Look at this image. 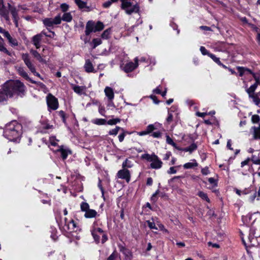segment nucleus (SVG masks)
I'll return each instance as SVG.
<instances>
[{
    "label": "nucleus",
    "instance_id": "nucleus-30",
    "mask_svg": "<svg viewBox=\"0 0 260 260\" xmlns=\"http://www.w3.org/2000/svg\"><path fill=\"white\" fill-rule=\"evenodd\" d=\"M249 98L252 100L253 102L257 106L259 107L260 105V98L258 95L255 94H251V96H248Z\"/></svg>",
    "mask_w": 260,
    "mask_h": 260
},
{
    "label": "nucleus",
    "instance_id": "nucleus-60",
    "mask_svg": "<svg viewBox=\"0 0 260 260\" xmlns=\"http://www.w3.org/2000/svg\"><path fill=\"white\" fill-rule=\"evenodd\" d=\"M125 136V132H123L122 134H120L118 136V139H119V142H122L123 141Z\"/></svg>",
    "mask_w": 260,
    "mask_h": 260
},
{
    "label": "nucleus",
    "instance_id": "nucleus-42",
    "mask_svg": "<svg viewBox=\"0 0 260 260\" xmlns=\"http://www.w3.org/2000/svg\"><path fill=\"white\" fill-rule=\"evenodd\" d=\"M120 128H121L119 126H117L115 128L110 130L109 132V134L110 135L116 136L118 134Z\"/></svg>",
    "mask_w": 260,
    "mask_h": 260
},
{
    "label": "nucleus",
    "instance_id": "nucleus-57",
    "mask_svg": "<svg viewBox=\"0 0 260 260\" xmlns=\"http://www.w3.org/2000/svg\"><path fill=\"white\" fill-rule=\"evenodd\" d=\"M173 116L172 114L169 112L168 116L167 118V123L170 124L173 121Z\"/></svg>",
    "mask_w": 260,
    "mask_h": 260
},
{
    "label": "nucleus",
    "instance_id": "nucleus-63",
    "mask_svg": "<svg viewBox=\"0 0 260 260\" xmlns=\"http://www.w3.org/2000/svg\"><path fill=\"white\" fill-rule=\"evenodd\" d=\"M153 183V179L151 177H149L147 179L146 184L148 186H151Z\"/></svg>",
    "mask_w": 260,
    "mask_h": 260
},
{
    "label": "nucleus",
    "instance_id": "nucleus-13",
    "mask_svg": "<svg viewBox=\"0 0 260 260\" xmlns=\"http://www.w3.org/2000/svg\"><path fill=\"white\" fill-rule=\"evenodd\" d=\"M17 71L20 76H21V77H22L26 80L29 81L32 83H34V84L37 83V82L36 81L32 80L31 79H30L27 73L25 72V71L24 70V69L23 67H18L17 68Z\"/></svg>",
    "mask_w": 260,
    "mask_h": 260
},
{
    "label": "nucleus",
    "instance_id": "nucleus-23",
    "mask_svg": "<svg viewBox=\"0 0 260 260\" xmlns=\"http://www.w3.org/2000/svg\"><path fill=\"white\" fill-rule=\"evenodd\" d=\"M8 91L4 88V84L2 88L0 89V103L7 101L9 95L8 94Z\"/></svg>",
    "mask_w": 260,
    "mask_h": 260
},
{
    "label": "nucleus",
    "instance_id": "nucleus-16",
    "mask_svg": "<svg viewBox=\"0 0 260 260\" xmlns=\"http://www.w3.org/2000/svg\"><path fill=\"white\" fill-rule=\"evenodd\" d=\"M0 15L6 20H9V13L4 5L3 0H0Z\"/></svg>",
    "mask_w": 260,
    "mask_h": 260
},
{
    "label": "nucleus",
    "instance_id": "nucleus-9",
    "mask_svg": "<svg viewBox=\"0 0 260 260\" xmlns=\"http://www.w3.org/2000/svg\"><path fill=\"white\" fill-rule=\"evenodd\" d=\"M0 33L2 34L4 37L7 38L10 45L12 47L17 46L18 42L15 38L11 37L8 31L0 27Z\"/></svg>",
    "mask_w": 260,
    "mask_h": 260
},
{
    "label": "nucleus",
    "instance_id": "nucleus-35",
    "mask_svg": "<svg viewBox=\"0 0 260 260\" xmlns=\"http://www.w3.org/2000/svg\"><path fill=\"white\" fill-rule=\"evenodd\" d=\"M133 166L132 161L128 159H126L122 165V168L124 169L132 168Z\"/></svg>",
    "mask_w": 260,
    "mask_h": 260
},
{
    "label": "nucleus",
    "instance_id": "nucleus-8",
    "mask_svg": "<svg viewBox=\"0 0 260 260\" xmlns=\"http://www.w3.org/2000/svg\"><path fill=\"white\" fill-rule=\"evenodd\" d=\"M138 61L139 59L138 57H136L134 59V62L132 61H129L126 62L123 67L122 70L125 73H129L133 71L138 67Z\"/></svg>",
    "mask_w": 260,
    "mask_h": 260
},
{
    "label": "nucleus",
    "instance_id": "nucleus-24",
    "mask_svg": "<svg viewBox=\"0 0 260 260\" xmlns=\"http://www.w3.org/2000/svg\"><path fill=\"white\" fill-rule=\"evenodd\" d=\"M75 3L80 9H86V11L87 12L91 11L89 7L87 6L86 2L82 0H75Z\"/></svg>",
    "mask_w": 260,
    "mask_h": 260
},
{
    "label": "nucleus",
    "instance_id": "nucleus-28",
    "mask_svg": "<svg viewBox=\"0 0 260 260\" xmlns=\"http://www.w3.org/2000/svg\"><path fill=\"white\" fill-rule=\"evenodd\" d=\"M73 17L70 12L64 13L61 17V21L63 20L67 22H70L72 20Z\"/></svg>",
    "mask_w": 260,
    "mask_h": 260
},
{
    "label": "nucleus",
    "instance_id": "nucleus-61",
    "mask_svg": "<svg viewBox=\"0 0 260 260\" xmlns=\"http://www.w3.org/2000/svg\"><path fill=\"white\" fill-rule=\"evenodd\" d=\"M208 115V113L206 112L201 113L200 112H197L196 113V115L199 117H204L206 115Z\"/></svg>",
    "mask_w": 260,
    "mask_h": 260
},
{
    "label": "nucleus",
    "instance_id": "nucleus-40",
    "mask_svg": "<svg viewBox=\"0 0 260 260\" xmlns=\"http://www.w3.org/2000/svg\"><path fill=\"white\" fill-rule=\"evenodd\" d=\"M120 121H121V120L120 118H116L115 119L109 120L108 121H107V123L109 125H115V124H117V123L120 122Z\"/></svg>",
    "mask_w": 260,
    "mask_h": 260
},
{
    "label": "nucleus",
    "instance_id": "nucleus-54",
    "mask_svg": "<svg viewBox=\"0 0 260 260\" xmlns=\"http://www.w3.org/2000/svg\"><path fill=\"white\" fill-rule=\"evenodd\" d=\"M58 115L61 118L62 121L66 123V114L64 111L60 110L58 112Z\"/></svg>",
    "mask_w": 260,
    "mask_h": 260
},
{
    "label": "nucleus",
    "instance_id": "nucleus-59",
    "mask_svg": "<svg viewBox=\"0 0 260 260\" xmlns=\"http://www.w3.org/2000/svg\"><path fill=\"white\" fill-rule=\"evenodd\" d=\"M250 160V158H247L246 160L242 161L241 163V167H243L245 165H247L248 164V162H249Z\"/></svg>",
    "mask_w": 260,
    "mask_h": 260
},
{
    "label": "nucleus",
    "instance_id": "nucleus-14",
    "mask_svg": "<svg viewBox=\"0 0 260 260\" xmlns=\"http://www.w3.org/2000/svg\"><path fill=\"white\" fill-rule=\"evenodd\" d=\"M8 6L10 11L12 15L15 25L16 26H17L18 21L19 19V17L18 15V12L19 10H17L16 8L14 7H12L10 4H8Z\"/></svg>",
    "mask_w": 260,
    "mask_h": 260
},
{
    "label": "nucleus",
    "instance_id": "nucleus-58",
    "mask_svg": "<svg viewBox=\"0 0 260 260\" xmlns=\"http://www.w3.org/2000/svg\"><path fill=\"white\" fill-rule=\"evenodd\" d=\"M112 3L110 1H108L103 4V7L105 8H108L110 7Z\"/></svg>",
    "mask_w": 260,
    "mask_h": 260
},
{
    "label": "nucleus",
    "instance_id": "nucleus-18",
    "mask_svg": "<svg viewBox=\"0 0 260 260\" xmlns=\"http://www.w3.org/2000/svg\"><path fill=\"white\" fill-rule=\"evenodd\" d=\"M84 68L85 72L87 73H95L96 72V71L95 70L92 62L89 59H86L85 60Z\"/></svg>",
    "mask_w": 260,
    "mask_h": 260
},
{
    "label": "nucleus",
    "instance_id": "nucleus-22",
    "mask_svg": "<svg viewBox=\"0 0 260 260\" xmlns=\"http://www.w3.org/2000/svg\"><path fill=\"white\" fill-rule=\"evenodd\" d=\"M57 151L60 152L61 156L63 160L67 158L69 154H71V151L68 149H64L62 145L59 146Z\"/></svg>",
    "mask_w": 260,
    "mask_h": 260
},
{
    "label": "nucleus",
    "instance_id": "nucleus-56",
    "mask_svg": "<svg viewBox=\"0 0 260 260\" xmlns=\"http://www.w3.org/2000/svg\"><path fill=\"white\" fill-rule=\"evenodd\" d=\"M201 173L203 175H207L210 173V171L208 167H206L201 170Z\"/></svg>",
    "mask_w": 260,
    "mask_h": 260
},
{
    "label": "nucleus",
    "instance_id": "nucleus-41",
    "mask_svg": "<svg viewBox=\"0 0 260 260\" xmlns=\"http://www.w3.org/2000/svg\"><path fill=\"white\" fill-rule=\"evenodd\" d=\"M102 43V41L99 38L93 39L92 40L93 46L92 48L93 49L95 48L98 45H100Z\"/></svg>",
    "mask_w": 260,
    "mask_h": 260
},
{
    "label": "nucleus",
    "instance_id": "nucleus-43",
    "mask_svg": "<svg viewBox=\"0 0 260 260\" xmlns=\"http://www.w3.org/2000/svg\"><path fill=\"white\" fill-rule=\"evenodd\" d=\"M250 159L254 164L260 165V159H258L256 155H252Z\"/></svg>",
    "mask_w": 260,
    "mask_h": 260
},
{
    "label": "nucleus",
    "instance_id": "nucleus-47",
    "mask_svg": "<svg viewBox=\"0 0 260 260\" xmlns=\"http://www.w3.org/2000/svg\"><path fill=\"white\" fill-rule=\"evenodd\" d=\"M110 31V29L105 30L102 35V38L105 39H108L109 37Z\"/></svg>",
    "mask_w": 260,
    "mask_h": 260
},
{
    "label": "nucleus",
    "instance_id": "nucleus-53",
    "mask_svg": "<svg viewBox=\"0 0 260 260\" xmlns=\"http://www.w3.org/2000/svg\"><path fill=\"white\" fill-rule=\"evenodd\" d=\"M69 8V6L66 3H63L60 5V9L63 12H67Z\"/></svg>",
    "mask_w": 260,
    "mask_h": 260
},
{
    "label": "nucleus",
    "instance_id": "nucleus-33",
    "mask_svg": "<svg viewBox=\"0 0 260 260\" xmlns=\"http://www.w3.org/2000/svg\"><path fill=\"white\" fill-rule=\"evenodd\" d=\"M92 123L98 125H104L107 123V121L105 119L96 118L92 120Z\"/></svg>",
    "mask_w": 260,
    "mask_h": 260
},
{
    "label": "nucleus",
    "instance_id": "nucleus-15",
    "mask_svg": "<svg viewBox=\"0 0 260 260\" xmlns=\"http://www.w3.org/2000/svg\"><path fill=\"white\" fill-rule=\"evenodd\" d=\"M42 34H39L34 36L32 38V42L37 49H39L41 47V42L42 39Z\"/></svg>",
    "mask_w": 260,
    "mask_h": 260
},
{
    "label": "nucleus",
    "instance_id": "nucleus-3",
    "mask_svg": "<svg viewBox=\"0 0 260 260\" xmlns=\"http://www.w3.org/2000/svg\"><path fill=\"white\" fill-rule=\"evenodd\" d=\"M161 124L158 123L149 124L146 129L143 131L137 133L140 136L149 135L150 136L154 138H160L162 136V132L158 129Z\"/></svg>",
    "mask_w": 260,
    "mask_h": 260
},
{
    "label": "nucleus",
    "instance_id": "nucleus-37",
    "mask_svg": "<svg viewBox=\"0 0 260 260\" xmlns=\"http://www.w3.org/2000/svg\"><path fill=\"white\" fill-rule=\"evenodd\" d=\"M104 27V25L103 23L101 21H98L95 25L94 24L95 30H96V31L102 30L103 29Z\"/></svg>",
    "mask_w": 260,
    "mask_h": 260
},
{
    "label": "nucleus",
    "instance_id": "nucleus-64",
    "mask_svg": "<svg viewBox=\"0 0 260 260\" xmlns=\"http://www.w3.org/2000/svg\"><path fill=\"white\" fill-rule=\"evenodd\" d=\"M208 181L211 184H215V185L216 184V180L214 178H212V177L209 178L208 179Z\"/></svg>",
    "mask_w": 260,
    "mask_h": 260
},
{
    "label": "nucleus",
    "instance_id": "nucleus-20",
    "mask_svg": "<svg viewBox=\"0 0 260 260\" xmlns=\"http://www.w3.org/2000/svg\"><path fill=\"white\" fill-rule=\"evenodd\" d=\"M250 132L252 134L253 139H260V124L258 126H252Z\"/></svg>",
    "mask_w": 260,
    "mask_h": 260
},
{
    "label": "nucleus",
    "instance_id": "nucleus-45",
    "mask_svg": "<svg viewBox=\"0 0 260 260\" xmlns=\"http://www.w3.org/2000/svg\"><path fill=\"white\" fill-rule=\"evenodd\" d=\"M260 121V117L258 115H253L251 117V121L253 123H257Z\"/></svg>",
    "mask_w": 260,
    "mask_h": 260
},
{
    "label": "nucleus",
    "instance_id": "nucleus-36",
    "mask_svg": "<svg viewBox=\"0 0 260 260\" xmlns=\"http://www.w3.org/2000/svg\"><path fill=\"white\" fill-rule=\"evenodd\" d=\"M166 141L167 143L172 146H173L174 148H176L178 150H180V149L177 147L176 144L174 142L172 139L169 136L167 135L166 136Z\"/></svg>",
    "mask_w": 260,
    "mask_h": 260
},
{
    "label": "nucleus",
    "instance_id": "nucleus-19",
    "mask_svg": "<svg viewBox=\"0 0 260 260\" xmlns=\"http://www.w3.org/2000/svg\"><path fill=\"white\" fill-rule=\"evenodd\" d=\"M72 89L74 91L79 95L85 94L86 87L85 86H78L72 85Z\"/></svg>",
    "mask_w": 260,
    "mask_h": 260
},
{
    "label": "nucleus",
    "instance_id": "nucleus-62",
    "mask_svg": "<svg viewBox=\"0 0 260 260\" xmlns=\"http://www.w3.org/2000/svg\"><path fill=\"white\" fill-rule=\"evenodd\" d=\"M177 171L175 169L174 167H171L169 170L168 171V174H175L176 173Z\"/></svg>",
    "mask_w": 260,
    "mask_h": 260
},
{
    "label": "nucleus",
    "instance_id": "nucleus-49",
    "mask_svg": "<svg viewBox=\"0 0 260 260\" xmlns=\"http://www.w3.org/2000/svg\"><path fill=\"white\" fill-rule=\"evenodd\" d=\"M148 226L150 229L157 230V228L154 222L151 221L150 220L147 221Z\"/></svg>",
    "mask_w": 260,
    "mask_h": 260
},
{
    "label": "nucleus",
    "instance_id": "nucleus-31",
    "mask_svg": "<svg viewBox=\"0 0 260 260\" xmlns=\"http://www.w3.org/2000/svg\"><path fill=\"white\" fill-rule=\"evenodd\" d=\"M193 162H187L183 165V167L184 169H188L192 168L194 167H197L198 164L196 162L195 159L192 160Z\"/></svg>",
    "mask_w": 260,
    "mask_h": 260
},
{
    "label": "nucleus",
    "instance_id": "nucleus-11",
    "mask_svg": "<svg viewBox=\"0 0 260 260\" xmlns=\"http://www.w3.org/2000/svg\"><path fill=\"white\" fill-rule=\"evenodd\" d=\"M117 176L118 178L124 179L128 183L131 180V173L127 169H124L118 171Z\"/></svg>",
    "mask_w": 260,
    "mask_h": 260
},
{
    "label": "nucleus",
    "instance_id": "nucleus-21",
    "mask_svg": "<svg viewBox=\"0 0 260 260\" xmlns=\"http://www.w3.org/2000/svg\"><path fill=\"white\" fill-rule=\"evenodd\" d=\"M30 52L39 62L43 63L46 62L45 60L43 58L44 55L40 54L37 51L31 49Z\"/></svg>",
    "mask_w": 260,
    "mask_h": 260
},
{
    "label": "nucleus",
    "instance_id": "nucleus-25",
    "mask_svg": "<svg viewBox=\"0 0 260 260\" xmlns=\"http://www.w3.org/2000/svg\"><path fill=\"white\" fill-rule=\"evenodd\" d=\"M104 92L106 96L108 98L109 100L112 101L114 97V94L113 90L110 87H106L104 90Z\"/></svg>",
    "mask_w": 260,
    "mask_h": 260
},
{
    "label": "nucleus",
    "instance_id": "nucleus-34",
    "mask_svg": "<svg viewBox=\"0 0 260 260\" xmlns=\"http://www.w3.org/2000/svg\"><path fill=\"white\" fill-rule=\"evenodd\" d=\"M91 234L92 236H96V234H99L102 235L104 234V232L101 228L94 227L92 230Z\"/></svg>",
    "mask_w": 260,
    "mask_h": 260
},
{
    "label": "nucleus",
    "instance_id": "nucleus-55",
    "mask_svg": "<svg viewBox=\"0 0 260 260\" xmlns=\"http://www.w3.org/2000/svg\"><path fill=\"white\" fill-rule=\"evenodd\" d=\"M49 141L51 145L55 146L57 145L56 141H58V140L56 139L55 137L52 136L50 137Z\"/></svg>",
    "mask_w": 260,
    "mask_h": 260
},
{
    "label": "nucleus",
    "instance_id": "nucleus-48",
    "mask_svg": "<svg viewBox=\"0 0 260 260\" xmlns=\"http://www.w3.org/2000/svg\"><path fill=\"white\" fill-rule=\"evenodd\" d=\"M237 69L239 72V76L242 77L245 73V67H237Z\"/></svg>",
    "mask_w": 260,
    "mask_h": 260
},
{
    "label": "nucleus",
    "instance_id": "nucleus-46",
    "mask_svg": "<svg viewBox=\"0 0 260 260\" xmlns=\"http://www.w3.org/2000/svg\"><path fill=\"white\" fill-rule=\"evenodd\" d=\"M200 50L202 54L204 55H207L210 57V55L212 54V53H209V51L204 46H201Z\"/></svg>",
    "mask_w": 260,
    "mask_h": 260
},
{
    "label": "nucleus",
    "instance_id": "nucleus-32",
    "mask_svg": "<svg viewBox=\"0 0 260 260\" xmlns=\"http://www.w3.org/2000/svg\"><path fill=\"white\" fill-rule=\"evenodd\" d=\"M197 148V145L195 143L191 144L189 146L184 148L182 149V151L185 152H189L190 153Z\"/></svg>",
    "mask_w": 260,
    "mask_h": 260
},
{
    "label": "nucleus",
    "instance_id": "nucleus-52",
    "mask_svg": "<svg viewBox=\"0 0 260 260\" xmlns=\"http://www.w3.org/2000/svg\"><path fill=\"white\" fill-rule=\"evenodd\" d=\"M156 224L160 230L164 232L167 233H169V231H168V230L165 229L164 225L160 223L159 222H157Z\"/></svg>",
    "mask_w": 260,
    "mask_h": 260
},
{
    "label": "nucleus",
    "instance_id": "nucleus-6",
    "mask_svg": "<svg viewBox=\"0 0 260 260\" xmlns=\"http://www.w3.org/2000/svg\"><path fill=\"white\" fill-rule=\"evenodd\" d=\"M21 58L23 60L25 64L28 68L30 71L34 75L41 78L40 74L36 72L35 67L31 62L29 54L28 53H22L21 54Z\"/></svg>",
    "mask_w": 260,
    "mask_h": 260
},
{
    "label": "nucleus",
    "instance_id": "nucleus-4",
    "mask_svg": "<svg viewBox=\"0 0 260 260\" xmlns=\"http://www.w3.org/2000/svg\"><path fill=\"white\" fill-rule=\"evenodd\" d=\"M121 2V9L125 11L127 15L138 13L140 7L137 3L134 4L132 0H120Z\"/></svg>",
    "mask_w": 260,
    "mask_h": 260
},
{
    "label": "nucleus",
    "instance_id": "nucleus-1",
    "mask_svg": "<svg viewBox=\"0 0 260 260\" xmlns=\"http://www.w3.org/2000/svg\"><path fill=\"white\" fill-rule=\"evenodd\" d=\"M4 88L8 91V94L11 98L14 96L22 97L25 94L26 87L19 80H10L4 83Z\"/></svg>",
    "mask_w": 260,
    "mask_h": 260
},
{
    "label": "nucleus",
    "instance_id": "nucleus-39",
    "mask_svg": "<svg viewBox=\"0 0 260 260\" xmlns=\"http://www.w3.org/2000/svg\"><path fill=\"white\" fill-rule=\"evenodd\" d=\"M198 195L202 199L205 200L207 202H210V200L208 197L207 194L206 193L204 192L203 191H199L198 193Z\"/></svg>",
    "mask_w": 260,
    "mask_h": 260
},
{
    "label": "nucleus",
    "instance_id": "nucleus-51",
    "mask_svg": "<svg viewBox=\"0 0 260 260\" xmlns=\"http://www.w3.org/2000/svg\"><path fill=\"white\" fill-rule=\"evenodd\" d=\"M50 34H47L45 31H42L41 32V34H42V37L44 35L47 37L53 38L55 36V34L54 31H50Z\"/></svg>",
    "mask_w": 260,
    "mask_h": 260
},
{
    "label": "nucleus",
    "instance_id": "nucleus-5",
    "mask_svg": "<svg viewBox=\"0 0 260 260\" xmlns=\"http://www.w3.org/2000/svg\"><path fill=\"white\" fill-rule=\"evenodd\" d=\"M141 158L146 159L148 161L150 162V167L153 169H159L162 167L163 164L162 161L154 153L151 154L148 153L142 154Z\"/></svg>",
    "mask_w": 260,
    "mask_h": 260
},
{
    "label": "nucleus",
    "instance_id": "nucleus-38",
    "mask_svg": "<svg viewBox=\"0 0 260 260\" xmlns=\"http://www.w3.org/2000/svg\"><path fill=\"white\" fill-rule=\"evenodd\" d=\"M81 210L82 211L86 212L89 209V206L87 203L82 202L80 205Z\"/></svg>",
    "mask_w": 260,
    "mask_h": 260
},
{
    "label": "nucleus",
    "instance_id": "nucleus-17",
    "mask_svg": "<svg viewBox=\"0 0 260 260\" xmlns=\"http://www.w3.org/2000/svg\"><path fill=\"white\" fill-rule=\"evenodd\" d=\"M92 32H96L94 28V23L92 21H89L86 23L85 33L86 36H88Z\"/></svg>",
    "mask_w": 260,
    "mask_h": 260
},
{
    "label": "nucleus",
    "instance_id": "nucleus-2",
    "mask_svg": "<svg viewBox=\"0 0 260 260\" xmlns=\"http://www.w3.org/2000/svg\"><path fill=\"white\" fill-rule=\"evenodd\" d=\"M21 125L16 121L7 124L4 131V136L10 141H15L21 134Z\"/></svg>",
    "mask_w": 260,
    "mask_h": 260
},
{
    "label": "nucleus",
    "instance_id": "nucleus-10",
    "mask_svg": "<svg viewBox=\"0 0 260 260\" xmlns=\"http://www.w3.org/2000/svg\"><path fill=\"white\" fill-rule=\"evenodd\" d=\"M44 24L46 27H52L54 25L59 24L61 23V16L58 15L54 18H47L43 20Z\"/></svg>",
    "mask_w": 260,
    "mask_h": 260
},
{
    "label": "nucleus",
    "instance_id": "nucleus-27",
    "mask_svg": "<svg viewBox=\"0 0 260 260\" xmlns=\"http://www.w3.org/2000/svg\"><path fill=\"white\" fill-rule=\"evenodd\" d=\"M4 44V40L0 36V51L3 52L7 55L11 56V53L5 47Z\"/></svg>",
    "mask_w": 260,
    "mask_h": 260
},
{
    "label": "nucleus",
    "instance_id": "nucleus-29",
    "mask_svg": "<svg viewBox=\"0 0 260 260\" xmlns=\"http://www.w3.org/2000/svg\"><path fill=\"white\" fill-rule=\"evenodd\" d=\"M257 87V85L256 84H253L251 85L249 88L246 89V92L248 94V96H251V94H255V91Z\"/></svg>",
    "mask_w": 260,
    "mask_h": 260
},
{
    "label": "nucleus",
    "instance_id": "nucleus-12",
    "mask_svg": "<svg viewBox=\"0 0 260 260\" xmlns=\"http://www.w3.org/2000/svg\"><path fill=\"white\" fill-rule=\"evenodd\" d=\"M64 221L65 223L64 229L66 231H67L69 232H72L76 231L78 230V228L77 226L76 223L73 220H71L68 222L67 218H65Z\"/></svg>",
    "mask_w": 260,
    "mask_h": 260
},
{
    "label": "nucleus",
    "instance_id": "nucleus-44",
    "mask_svg": "<svg viewBox=\"0 0 260 260\" xmlns=\"http://www.w3.org/2000/svg\"><path fill=\"white\" fill-rule=\"evenodd\" d=\"M254 80L255 83L254 84H256V85L258 86V85L260 84V76L256 73H254L252 75Z\"/></svg>",
    "mask_w": 260,
    "mask_h": 260
},
{
    "label": "nucleus",
    "instance_id": "nucleus-50",
    "mask_svg": "<svg viewBox=\"0 0 260 260\" xmlns=\"http://www.w3.org/2000/svg\"><path fill=\"white\" fill-rule=\"evenodd\" d=\"M210 57L218 65H219L220 64V63L221 62L220 61V59L219 58L216 57V56L214 54H210Z\"/></svg>",
    "mask_w": 260,
    "mask_h": 260
},
{
    "label": "nucleus",
    "instance_id": "nucleus-26",
    "mask_svg": "<svg viewBox=\"0 0 260 260\" xmlns=\"http://www.w3.org/2000/svg\"><path fill=\"white\" fill-rule=\"evenodd\" d=\"M97 214V212L95 210L89 209L85 213L84 216L86 218H91L96 217Z\"/></svg>",
    "mask_w": 260,
    "mask_h": 260
},
{
    "label": "nucleus",
    "instance_id": "nucleus-7",
    "mask_svg": "<svg viewBox=\"0 0 260 260\" xmlns=\"http://www.w3.org/2000/svg\"><path fill=\"white\" fill-rule=\"evenodd\" d=\"M46 102L49 111L58 109L59 106L58 100L51 93H49L46 96Z\"/></svg>",
    "mask_w": 260,
    "mask_h": 260
}]
</instances>
